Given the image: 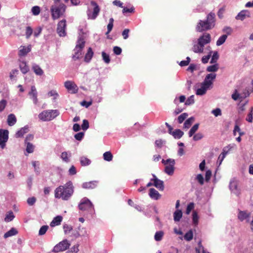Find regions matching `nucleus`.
<instances>
[{
	"label": "nucleus",
	"instance_id": "obj_42",
	"mask_svg": "<svg viewBox=\"0 0 253 253\" xmlns=\"http://www.w3.org/2000/svg\"><path fill=\"white\" fill-rule=\"evenodd\" d=\"M196 253H207L205 250L204 247L202 245L201 241L198 243V248H196Z\"/></svg>",
	"mask_w": 253,
	"mask_h": 253
},
{
	"label": "nucleus",
	"instance_id": "obj_50",
	"mask_svg": "<svg viewBox=\"0 0 253 253\" xmlns=\"http://www.w3.org/2000/svg\"><path fill=\"white\" fill-rule=\"evenodd\" d=\"M48 229V226L47 225L42 226L41 227V228L40 229V230L39 232V235H44L46 233V232L47 231Z\"/></svg>",
	"mask_w": 253,
	"mask_h": 253
},
{
	"label": "nucleus",
	"instance_id": "obj_13",
	"mask_svg": "<svg viewBox=\"0 0 253 253\" xmlns=\"http://www.w3.org/2000/svg\"><path fill=\"white\" fill-rule=\"evenodd\" d=\"M211 37L210 34L205 33L202 36L200 37L198 39V41L204 47L205 45L208 44L211 42Z\"/></svg>",
	"mask_w": 253,
	"mask_h": 253
},
{
	"label": "nucleus",
	"instance_id": "obj_53",
	"mask_svg": "<svg viewBox=\"0 0 253 253\" xmlns=\"http://www.w3.org/2000/svg\"><path fill=\"white\" fill-rule=\"evenodd\" d=\"M79 245H76L72 247L70 250L67 251L66 253H77L79 251Z\"/></svg>",
	"mask_w": 253,
	"mask_h": 253
},
{
	"label": "nucleus",
	"instance_id": "obj_35",
	"mask_svg": "<svg viewBox=\"0 0 253 253\" xmlns=\"http://www.w3.org/2000/svg\"><path fill=\"white\" fill-rule=\"evenodd\" d=\"M164 235V233L162 231L156 232L154 236V239L156 241H160L162 240Z\"/></svg>",
	"mask_w": 253,
	"mask_h": 253
},
{
	"label": "nucleus",
	"instance_id": "obj_41",
	"mask_svg": "<svg viewBox=\"0 0 253 253\" xmlns=\"http://www.w3.org/2000/svg\"><path fill=\"white\" fill-rule=\"evenodd\" d=\"M184 239L187 241H190L193 238V232L191 230L188 231L184 236Z\"/></svg>",
	"mask_w": 253,
	"mask_h": 253
},
{
	"label": "nucleus",
	"instance_id": "obj_38",
	"mask_svg": "<svg viewBox=\"0 0 253 253\" xmlns=\"http://www.w3.org/2000/svg\"><path fill=\"white\" fill-rule=\"evenodd\" d=\"M219 67L217 64L209 66L207 68V71L209 72H214L218 70Z\"/></svg>",
	"mask_w": 253,
	"mask_h": 253
},
{
	"label": "nucleus",
	"instance_id": "obj_1",
	"mask_svg": "<svg viewBox=\"0 0 253 253\" xmlns=\"http://www.w3.org/2000/svg\"><path fill=\"white\" fill-rule=\"evenodd\" d=\"M74 192V186L71 181H69L63 185H60L54 190L55 198L61 199L64 201L69 200Z\"/></svg>",
	"mask_w": 253,
	"mask_h": 253
},
{
	"label": "nucleus",
	"instance_id": "obj_30",
	"mask_svg": "<svg viewBox=\"0 0 253 253\" xmlns=\"http://www.w3.org/2000/svg\"><path fill=\"white\" fill-rule=\"evenodd\" d=\"M95 181H90L88 182H85L83 184V187L86 189H93L96 186Z\"/></svg>",
	"mask_w": 253,
	"mask_h": 253
},
{
	"label": "nucleus",
	"instance_id": "obj_55",
	"mask_svg": "<svg viewBox=\"0 0 253 253\" xmlns=\"http://www.w3.org/2000/svg\"><path fill=\"white\" fill-rule=\"evenodd\" d=\"M7 104V101L5 99H2L0 101V112L4 110Z\"/></svg>",
	"mask_w": 253,
	"mask_h": 253
},
{
	"label": "nucleus",
	"instance_id": "obj_44",
	"mask_svg": "<svg viewBox=\"0 0 253 253\" xmlns=\"http://www.w3.org/2000/svg\"><path fill=\"white\" fill-rule=\"evenodd\" d=\"M114 19L113 18H111L109 19V24L107 25V32L106 34H109L112 30L113 27Z\"/></svg>",
	"mask_w": 253,
	"mask_h": 253
},
{
	"label": "nucleus",
	"instance_id": "obj_20",
	"mask_svg": "<svg viewBox=\"0 0 253 253\" xmlns=\"http://www.w3.org/2000/svg\"><path fill=\"white\" fill-rule=\"evenodd\" d=\"M17 119L13 114H10L8 116L7 122L9 126H12L16 123Z\"/></svg>",
	"mask_w": 253,
	"mask_h": 253
},
{
	"label": "nucleus",
	"instance_id": "obj_60",
	"mask_svg": "<svg viewBox=\"0 0 253 253\" xmlns=\"http://www.w3.org/2000/svg\"><path fill=\"white\" fill-rule=\"evenodd\" d=\"M192 216H193L192 218H193V223L195 225H197L198 223V219H199L197 213L196 211H194L193 212Z\"/></svg>",
	"mask_w": 253,
	"mask_h": 253
},
{
	"label": "nucleus",
	"instance_id": "obj_57",
	"mask_svg": "<svg viewBox=\"0 0 253 253\" xmlns=\"http://www.w3.org/2000/svg\"><path fill=\"white\" fill-rule=\"evenodd\" d=\"M237 132H239V134L240 135V136H242L244 134L243 132H242L241 131L239 126L238 125H235L233 130V134L234 135H236Z\"/></svg>",
	"mask_w": 253,
	"mask_h": 253
},
{
	"label": "nucleus",
	"instance_id": "obj_56",
	"mask_svg": "<svg viewBox=\"0 0 253 253\" xmlns=\"http://www.w3.org/2000/svg\"><path fill=\"white\" fill-rule=\"evenodd\" d=\"M194 103V95H191L189 97L187 98L185 102L186 105H190Z\"/></svg>",
	"mask_w": 253,
	"mask_h": 253
},
{
	"label": "nucleus",
	"instance_id": "obj_7",
	"mask_svg": "<svg viewBox=\"0 0 253 253\" xmlns=\"http://www.w3.org/2000/svg\"><path fill=\"white\" fill-rule=\"evenodd\" d=\"M162 163L164 164L165 166V171L166 173L169 175L173 174L174 172V166L175 165V161L173 159H168L167 160H162Z\"/></svg>",
	"mask_w": 253,
	"mask_h": 253
},
{
	"label": "nucleus",
	"instance_id": "obj_4",
	"mask_svg": "<svg viewBox=\"0 0 253 253\" xmlns=\"http://www.w3.org/2000/svg\"><path fill=\"white\" fill-rule=\"evenodd\" d=\"M66 6L64 3L54 4L50 7L52 19L54 20L63 16L66 11Z\"/></svg>",
	"mask_w": 253,
	"mask_h": 253
},
{
	"label": "nucleus",
	"instance_id": "obj_63",
	"mask_svg": "<svg viewBox=\"0 0 253 253\" xmlns=\"http://www.w3.org/2000/svg\"><path fill=\"white\" fill-rule=\"evenodd\" d=\"M225 11V6H223L219 9V10L218 11L217 15L218 17L220 19L222 18L223 17V14Z\"/></svg>",
	"mask_w": 253,
	"mask_h": 253
},
{
	"label": "nucleus",
	"instance_id": "obj_10",
	"mask_svg": "<svg viewBox=\"0 0 253 253\" xmlns=\"http://www.w3.org/2000/svg\"><path fill=\"white\" fill-rule=\"evenodd\" d=\"M66 21L65 19H63L58 22L57 27V32L60 37H65L66 36Z\"/></svg>",
	"mask_w": 253,
	"mask_h": 253
},
{
	"label": "nucleus",
	"instance_id": "obj_26",
	"mask_svg": "<svg viewBox=\"0 0 253 253\" xmlns=\"http://www.w3.org/2000/svg\"><path fill=\"white\" fill-rule=\"evenodd\" d=\"M250 215V213H248L245 211H240L238 217L239 219L242 221L245 219H247Z\"/></svg>",
	"mask_w": 253,
	"mask_h": 253
},
{
	"label": "nucleus",
	"instance_id": "obj_24",
	"mask_svg": "<svg viewBox=\"0 0 253 253\" xmlns=\"http://www.w3.org/2000/svg\"><path fill=\"white\" fill-rule=\"evenodd\" d=\"M28 132V127L24 126V127L21 128L19 130H18L15 134L16 137H22L23 135Z\"/></svg>",
	"mask_w": 253,
	"mask_h": 253
},
{
	"label": "nucleus",
	"instance_id": "obj_31",
	"mask_svg": "<svg viewBox=\"0 0 253 253\" xmlns=\"http://www.w3.org/2000/svg\"><path fill=\"white\" fill-rule=\"evenodd\" d=\"M80 163L82 166H86L91 163V161L86 157L82 156L80 158Z\"/></svg>",
	"mask_w": 253,
	"mask_h": 253
},
{
	"label": "nucleus",
	"instance_id": "obj_36",
	"mask_svg": "<svg viewBox=\"0 0 253 253\" xmlns=\"http://www.w3.org/2000/svg\"><path fill=\"white\" fill-rule=\"evenodd\" d=\"M227 38V35H223L220 37L216 42V45L217 46H220L222 45L225 42Z\"/></svg>",
	"mask_w": 253,
	"mask_h": 253
},
{
	"label": "nucleus",
	"instance_id": "obj_17",
	"mask_svg": "<svg viewBox=\"0 0 253 253\" xmlns=\"http://www.w3.org/2000/svg\"><path fill=\"white\" fill-rule=\"evenodd\" d=\"M149 195L151 199L156 200L159 199L161 197V195L154 188L150 189Z\"/></svg>",
	"mask_w": 253,
	"mask_h": 253
},
{
	"label": "nucleus",
	"instance_id": "obj_43",
	"mask_svg": "<svg viewBox=\"0 0 253 253\" xmlns=\"http://www.w3.org/2000/svg\"><path fill=\"white\" fill-rule=\"evenodd\" d=\"M31 11L34 15H38L40 13L41 8L39 6H34L32 8Z\"/></svg>",
	"mask_w": 253,
	"mask_h": 253
},
{
	"label": "nucleus",
	"instance_id": "obj_64",
	"mask_svg": "<svg viewBox=\"0 0 253 253\" xmlns=\"http://www.w3.org/2000/svg\"><path fill=\"white\" fill-rule=\"evenodd\" d=\"M196 179L198 180L199 183L201 185H203L204 183V180L203 176L201 174H199L196 176Z\"/></svg>",
	"mask_w": 253,
	"mask_h": 253
},
{
	"label": "nucleus",
	"instance_id": "obj_8",
	"mask_svg": "<svg viewBox=\"0 0 253 253\" xmlns=\"http://www.w3.org/2000/svg\"><path fill=\"white\" fill-rule=\"evenodd\" d=\"M90 4L92 6H93V11L91 12L88 9L87 12V14L88 19L94 20L98 16L100 12V8L97 3L94 1H91Z\"/></svg>",
	"mask_w": 253,
	"mask_h": 253
},
{
	"label": "nucleus",
	"instance_id": "obj_25",
	"mask_svg": "<svg viewBox=\"0 0 253 253\" xmlns=\"http://www.w3.org/2000/svg\"><path fill=\"white\" fill-rule=\"evenodd\" d=\"M19 67L21 71L24 74L28 73L29 71V68L25 61H22L20 63Z\"/></svg>",
	"mask_w": 253,
	"mask_h": 253
},
{
	"label": "nucleus",
	"instance_id": "obj_14",
	"mask_svg": "<svg viewBox=\"0 0 253 253\" xmlns=\"http://www.w3.org/2000/svg\"><path fill=\"white\" fill-rule=\"evenodd\" d=\"M251 16L250 12L248 10H243L240 11L236 16V19L237 20H244L247 18H249Z\"/></svg>",
	"mask_w": 253,
	"mask_h": 253
},
{
	"label": "nucleus",
	"instance_id": "obj_49",
	"mask_svg": "<svg viewBox=\"0 0 253 253\" xmlns=\"http://www.w3.org/2000/svg\"><path fill=\"white\" fill-rule=\"evenodd\" d=\"M14 217V215L13 214V212L10 211L7 214H6L4 220L6 222H9L13 219Z\"/></svg>",
	"mask_w": 253,
	"mask_h": 253
},
{
	"label": "nucleus",
	"instance_id": "obj_21",
	"mask_svg": "<svg viewBox=\"0 0 253 253\" xmlns=\"http://www.w3.org/2000/svg\"><path fill=\"white\" fill-rule=\"evenodd\" d=\"M86 234L85 229L83 227H79L78 230L74 233V236L76 237H79L80 236H84Z\"/></svg>",
	"mask_w": 253,
	"mask_h": 253
},
{
	"label": "nucleus",
	"instance_id": "obj_32",
	"mask_svg": "<svg viewBox=\"0 0 253 253\" xmlns=\"http://www.w3.org/2000/svg\"><path fill=\"white\" fill-rule=\"evenodd\" d=\"M17 233H18V231H17V230L14 228H12L10 230H9L8 231L6 232L4 234V238H7L9 237H10V236H12L13 235H15Z\"/></svg>",
	"mask_w": 253,
	"mask_h": 253
},
{
	"label": "nucleus",
	"instance_id": "obj_19",
	"mask_svg": "<svg viewBox=\"0 0 253 253\" xmlns=\"http://www.w3.org/2000/svg\"><path fill=\"white\" fill-rule=\"evenodd\" d=\"M62 219L63 218L61 216H56L53 218L52 221L51 222L50 224V226L54 227L60 225L62 220Z\"/></svg>",
	"mask_w": 253,
	"mask_h": 253
},
{
	"label": "nucleus",
	"instance_id": "obj_62",
	"mask_svg": "<svg viewBox=\"0 0 253 253\" xmlns=\"http://www.w3.org/2000/svg\"><path fill=\"white\" fill-rule=\"evenodd\" d=\"M84 135V132H80L76 134L74 137L76 140L81 141L83 138Z\"/></svg>",
	"mask_w": 253,
	"mask_h": 253
},
{
	"label": "nucleus",
	"instance_id": "obj_3",
	"mask_svg": "<svg viewBox=\"0 0 253 253\" xmlns=\"http://www.w3.org/2000/svg\"><path fill=\"white\" fill-rule=\"evenodd\" d=\"M216 78V74L211 73L208 74L204 82L201 84V87L198 88L196 91V94L198 95H203L205 94L207 89L212 84V81Z\"/></svg>",
	"mask_w": 253,
	"mask_h": 253
},
{
	"label": "nucleus",
	"instance_id": "obj_2",
	"mask_svg": "<svg viewBox=\"0 0 253 253\" xmlns=\"http://www.w3.org/2000/svg\"><path fill=\"white\" fill-rule=\"evenodd\" d=\"M215 15L214 13H210L206 20H199L196 27L197 31L202 32L212 29L215 23Z\"/></svg>",
	"mask_w": 253,
	"mask_h": 253
},
{
	"label": "nucleus",
	"instance_id": "obj_16",
	"mask_svg": "<svg viewBox=\"0 0 253 253\" xmlns=\"http://www.w3.org/2000/svg\"><path fill=\"white\" fill-rule=\"evenodd\" d=\"M154 178L151 179V181H154V186L160 190L163 191L164 189V182L158 179L155 175H153Z\"/></svg>",
	"mask_w": 253,
	"mask_h": 253
},
{
	"label": "nucleus",
	"instance_id": "obj_29",
	"mask_svg": "<svg viewBox=\"0 0 253 253\" xmlns=\"http://www.w3.org/2000/svg\"><path fill=\"white\" fill-rule=\"evenodd\" d=\"M182 216V212L180 210H177L173 213V219L175 221H179Z\"/></svg>",
	"mask_w": 253,
	"mask_h": 253
},
{
	"label": "nucleus",
	"instance_id": "obj_61",
	"mask_svg": "<svg viewBox=\"0 0 253 253\" xmlns=\"http://www.w3.org/2000/svg\"><path fill=\"white\" fill-rule=\"evenodd\" d=\"M194 204L193 203H189L186 208V214H188L190 213L191 211L194 209Z\"/></svg>",
	"mask_w": 253,
	"mask_h": 253
},
{
	"label": "nucleus",
	"instance_id": "obj_40",
	"mask_svg": "<svg viewBox=\"0 0 253 253\" xmlns=\"http://www.w3.org/2000/svg\"><path fill=\"white\" fill-rule=\"evenodd\" d=\"M227 153V152H225V150L223 149V152L219 156L218 160L217 162V163L219 165H220L221 164L222 162L223 161L224 158L225 157Z\"/></svg>",
	"mask_w": 253,
	"mask_h": 253
},
{
	"label": "nucleus",
	"instance_id": "obj_23",
	"mask_svg": "<svg viewBox=\"0 0 253 253\" xmlns=\"http://www.w3.org/2000/svg\"><path fill=\"white\" fill-rule=\"evenodd\" d=\"M192 50L195 53H203L204 51V46L198 41V43L194 45L192 47Z\"/></svg>",
	"mask_w": 253,
	"mask_h": 253
},
{
	"label": "nucleus",
	"instance_id": "obj_46",
	"mask_svg": "<svg viewBox=\"0 0 253 253\" xmlns=\"http://www.w3.org/2000/svg\"><path fill=\"white\" fill-rule=\"evenodd\" d=\"M194 121V118L193 117H191L189 119H188L186 121L184 122V126L186 128H189L190 126L191 125L192 123Z\"/></svg>",
	"mask_w": 253,
	"mask_h": 253
},
{
	"label": "nucleus",
	"instance_id": "obj_15",
	"mask_svg": "<svg viewBox=\"0 0 253 253\" xmlns=\"http://www.w3.org/2000/svg\"><path fill=\"white\" fill-rule=\"evenodd\" d=\"M29 95L33 99L34 104H37L38 102V99L37 98L38 92L36 88L34 85L31 86V91L29 92Z\"/></svg>",
	"mask_w": 253,
	"mask_h": 253
},
{
	"label": "nucleus",
	"instance_id": "obj_37",
	"mask_svg": "<svg viewBox=\"0 0 253 253\" xmlns=\"http://www.w3.org/2000/svg\"><path fill=\"white\" fill-rule=\"evenodd\" d=\"M74 50L75 51V54L73 56V59L74 60H76L77 59H79V58H80L82 57V50H80L78 49H76V48H75Z\"/></svg>",
	"mask_w": 253,
	"mask_h": 253
},
{
	"label": "nucleus",
	"instance_id": "obj_6",
	"mask_svg": "<svg viewBox=\"0 0 253 253\" xmlns=\"http://www.w3.org/2000/svg\"><path fill=\"white\" fill-rule=\"evenodd\" d=\"M78 208L81 211H86L90 213L93 212L94 211L92 203L86 198L82 199Z\"/></svg>",
	"mask_w": 253,
	"mask_h": 253
},
{
	"label": "nucleus",
	"instance_id": "obj_51",
	"mask_svg": "<svg viewBox=\"0 0 253 253\" xmlns=\"http://www.w3.org/2000/svg\"><path fill=\"white\" fill-rule=\"evenodd\" d=\"M219 58V55L218 54V52L217 51H215L211 57V63H215L217 62V59Z\"/></svg>",
	"mask_w": 253,
	"mask_h": 253
},
{
	"label": "nucleus",
	"instance_id": "obj_47",
	"mask_svg": "<svg viewBox=\"0 0 253 253\" xmlns=\"http://www.w3.org/2000/svg\"><path fill=\"white\" fill-rule=\"evenodd\" d=\"M102 56L103 58V60L106 63L108 64L110 63V56L108 54H107L104 51H102Z\"/></svg>",
	"mask_w": 253,
	"mask_h": 253
},
{
	"label": "nucleus",
	"instance_id": "obj_5",
	"mask_svg": "<svg viewBox=\"0 0 253 253\" xmlns=\"http://www.w3.org/2000/svg\"><path fill=\"white\" fill-rule=\"evenodd\" d=\"M59 114L57 110L43 111L39 115V118L42 121H49L56 118Z\"/></svg>",
	"mask_w": 253,
	"mask_h": 253
},
{
	"label": "nucleus",
	"instance_id": "obj_45",
	"mask_svg": "<svg viewBox=\"0 0 253 253\" xmlns=\"http://www.w3.org/2000/svg\"><path fill=\"white\" fill-rule=\"evenodd\" d=\"M27 144L26 151L28 153H31L34 152V146L30 142L25 143Z\"/></svg>",
	"mask_w": 253,
	"mask_h": 253
},
{
	"label": "nucleus",
	"instance_id": "obj_12",
	"mask_svg": "<svg viewBox=\"0 0 253 253\" xmlns=\"http://www.w3.org/2000/svg\"><path fill=\"white\" fill-rule=\"evenodd\" d=\"M64 86L71 93H76L78 91L77 85L73 82L69 81L65 82Z\"/></svg>",
	"mask_w": 253,
	"mask_h": 253
},
{
	"label": "nucleus",
	"instance_id": "obj_54",
	"mask_svg": "<svg viewBox=\"0 0 253 253\" xmlns=\"http://www.w3.org/2000/svg\"><path fill=\"white\" fill-rule=\"evenodd\" d=\"M32 33H33L32 28L30 26L27 27L26 29V38L29 39L30 37V36L32 35Z\"/></svg>",
	"mask_w": 253,
	"mask_h": 253
},
{
	"label": "nucleus",
	"instance_id": "obj_52",
	"mask_svg": "<svg viewBox=\"0 0 253 253\" xmlns=\"http://www.w3.org/2000/svg\"><path fill=\"white\" fill-rule=\"evenodd\" d=\"M253 119V107H252L251 109L250 112L247 116L246 118V121L250 122L252 123Z\"/></svg>",
	"mask_w": 253,
	"mask_h": 253
},
{
	"label": "nucleus",
	"instance_id": "obj_33",
	"mask_svg": "<svg viewBox=\"0 0 253 253\" xmlns=\"http://www.w3.org/2000/svg\"><path fill=\"white\" fill-rule=\"evenodd\" d=\"M183 134H184L183 132L178 129L175 130L172 133V136L175 138H177V139L180 138L183 136Z\"/></svg>",
	"mask_w": 253,
	"mask_h": 253
},
{
	"label": "nucleus",
	"instance_id": "obj_27",
	"mask_svg": "<svg viewBox=\"0 0 253 253\" xmlns=\"http://www.w3.org/2000/svg\"><path fill=\"white\" fill-rule=\"evenodd\" d=\"M93 55V52L91 47H89L87 49V52L85 54L84 57V61L86 62H88L91 59L92 56Z\"/></svg>",
	"mask_w": 253,
	"mask_h": 253
},
{
	"label": "nucleus",
	"instance_id": "obj_34",
	"mask_svg": "<svg viewBox=\"0 0 253 253\" xmlns=\"http://www.w3.org/2000/svg\"><path fill=\"white\" fill-rule=\"evenodd\" d=\"M103 156L104 160L108 162H110L113 159V155L110 151L105 152Z\"/></svg>",
	"mask_w": 253,
	"mask_h": 253
},
{
	"label": "nucleus",
	"instance_id": "obj_58",
	"mask_svg": "<svg viewBox=\"0 0 253 253\" xmlns=\"http://www.w3.org/2000/svg\"><path fill=\"white\" fill-rule=\"evenodd\" d=\"M36 198L35 197L29 198L27 200V203L29 206H33L36 202Z\"/></svg>",
	"mask_w": 253,
	"mask_h": 253
},
{
	"label": "nucleus",
	"instance_id": "obj_28",
	"mask_svg": "<svg viewBox=\"0 0 253 253\" xmlns=\"http://www.w3.org/2000/svg\"><path fill=\"white\" fill-rule=\"evenodd\" d=\"M32 69L34 71V73L37 75L42 76L43 74V70L38 65H33L32 66Z\"/></svg>",
	"mask_w": 253,
	"mask_h": 253
},
{
	"label": "nucleus",
	"instance_id": "obj_18",
	"mask_svg": "<svg viewBox=\"0 0 253 253\" xmlns=\"http://www.w3.org/2000/svg\"><path fill=\"white\" fill-rule=\"evenodd\" d=\"M31 46L29 45L28 47L21 46V49L19 51L18 55L19 56H25L28 53L31 51Z\"/></svg>",
	"mask_w": 253,
	"mask_h": 253
},
{
	"label": "nucleus",
	"instance_id": "obj_22",
	"mask_svg": "<svg viewBox=\"0 0 253 253\" xmlns=\"http://www.w3.org/2000/svg\"><path fill=\"white\" fill-rule=\"evenodd\" d=\"M85 45V41L84 39L80 37L78 40L77 43L76 45L75 48L76 49H79L80 50H82L84 48Z\"/></svg>",
	"mask_w": 253,
	"mask_h": 253
},
{
	"label": "nucleus",
	"instance_id": "obj_48",
	"mask_svg": "<svg viewBox=\"0 0 253 253\" xmlns=\"http://www.w3.org/2000/svg\"><path fill=\"white\" fill-rule=\"evenodd\" d=\"M188 114L186 113H182L180 116H179L177 119L178 123L181 124L185 120Z\"/></svg>",
	"mask_w": 253,
	"mask_h": 253
},
{
	"label": "nucleus",
	"instance_id": "obj_11",
	"mask_svg": "<svg viewBox=\"0 0 253 253\" xmlns=\"http://www.w3.org/2000/svg\"><path fill=\"white\" fill-rule=\"evenodd\" d=\"M8 138V131L7 130L0 129V146L3 149L5 146V143Z\"/></svg>",
	"mask_w": 253,
	"mask_h": 253
},
{
	"label": "nucleus",
	"instance_id": "obj_9",
	"mask_svg": "<svg viewBox=\"0 0 253 253\" xmlns=\"http://www.w3.org/2000/svg\"><path fill=\"white\" fill-rule=\"evenodd\" d=\"M70 243L67 239H65L59 242L53 248V252L58 253L63 252L69 248Z\"/></svg>",
	"mask_w": 253,
	"mask_h": 253
},
{
	"label": "nucleus",
	"instance_id": "obj_59",
	"mask_svg": "<svg viewBox=\"0 0 253 253\" xmlns=\"http://www.w3.org/2000/svg\"><path fill=\"white\" fill-rule=\"evenodd\" d=\"M89 127V123L87 120H84L83 121V124L82 125V128L84 130H86Z\"/></svg>",
	"mask_w": 253,
	"mask_h": 253
},
{
	"label": "nucleus",
	"instance_id": "obj_39",
	"mask_svg": "<svg viewBox=\"0 0 253 253\" xmlns=\"http://www.w3.org/2000/svg\"><path fill=\"white\" fill-rule=\"evenodd\" d=\"M199 124H195L192 128L190 129V131H189V136L191 137L193 135V134L195 133V132L198 130L199 128Z\"/></svg>",
	"mask_w": 253,
	"mask_h": 253
}]
</instances>
